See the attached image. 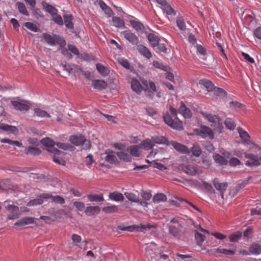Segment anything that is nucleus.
Returning <instances> with one entry per match:
<instances>
[{"instance_id": "obj_1", "label": "nucleus", "mask_w": 261, "mask_h": 261, "mask_svg": "<svg viewBox=\"0 0 261 261\" xmlns=\"http://www.w3.org/2000/svg\"><path fill=\"white\" fill-rule=\"evenodd\" d=\"M176 115V110L172 107H170V113L166 114L164 116V120L165 123L171 127L179 130L182 128V124Z\"/></svg>"}, {"instance_id": "obj_2", "label": "nucleus", "mask_w": 261, "mask_h": 261, "mask_svg": "<svg viewBox=\"0 0 261 261\" xmlns=\"http://www.w3.org/2000/svg\"><path fill=\"white\" fill-rule=\"evenodd\" d=\"M4 206L9 212L8 215V219L9 220H13L19 217L20 215L19 207L10 203V201H6L4 203Z\"/></svg>"}, {"instance_id": "obj_3", "label": "nucleus", "mask_w": 261, "mask_h": 261, "mask_svg": "<svg viewBox=\"0 0 261 261\" xmlns=\"http://www.w3.org/2000/svg\"><path fill=\"white\" fill-rule=\"evenodd\" d=\"M201 114L205 119L214 124L213 125L215 127L214 130L219 133L221 132V130L223 128V126L219 123L220 118L218 116L204 112H202Z\"/></svg>"}, {"instance_id": "obj_4", "label": "nucleus", "mask_w": 261, "mask_h": 261, "mask_svg": "<svg viewBox=\"0 0 261 261\" xmlns=\"http://www.w3.org/2000/svg\"><path fill=\"white\" fill-rule=\"evenodd\" d=\"M140 80L145 87L148 89L145 90L146 95L150 98L152 99L154 93L157 92L155 84L152 81H148L144 79H141Z\"/></svg>"}, {"instance_id": "obj_5", "label": "nucleus", "mask_w": 261, "mask_h": 261, "mask_svg": "<svg viewBox=\"0 0 261 261\" xmlns=\"http://www.w3.org/2000/svg\"><path fill=\"white\" fill-rule=\"evenodd\" d=\"M194 134L203 138L209 137L210 139H213L214 138L212 130L205 125H201L199 128L194 129Z\"/></svg>"}, {"instance_id": "obj_6", "label": "nucleus", "mask_w": 261, "mask_h": 261, "mask_svg": "<svg viewBox=\"0 0 261 261\" xmlns=\"http://www.w3.org/2000/svg\"><path fill=\"white\" fill-rule=\"evenodd\" d=\"M244 156L248 160L245 162V165L248 167H257L260 165L259 159L256 154L244 152Z\"/></svg>"}, {"instance_id": "obj_7", "label": "nucleus", "mask_w": 261, "mask_h": 261, "mask_svg": "<svg viewBox=\"0 0 261 261\" xmlns=\"http://www.w3.org/2000/svg\"><path fill=\"white\" fill-rule=\"evenodd\" d=\"M51 195L48 193L41 194L38 195L37 198L30 200L28 202L27 205L28 206H33L38 205H41L44 202V200L50 198Z\"/></svg>"}, {"instance_id": "obj_8", "label": "nucleus", "mask_w": 261, "mask_h": 261, "mask_svg": "<svg viewBox=\"0 0 261 261\" xmlns=\"http://www.w3.org/2000/svg\"><path fill=\"white\" fill-rule=\"evenodd\" d=\"M181 168L185 173L191 176H195L196 174L202 173L201 169L190 164L182 165Z\"/></svg>"}, {"instance_id": "obj_9", "label": "nucleus", "mask_w": 261, "mask_h": 261, "mask_svg": "<svg viewBox=\"0 0 261 261\" xmlns=\"http://www.w3.org/2000/svg\"><path fill=\"white\" fill-rule=\"evenodd\" d=\"M12 104L16 110L21 111H27L31 106V103L29 101L24 100L12 101Z\"/></svg>"}, {"instance_id": "obj_10", "label": "nucleus", "mask_w": 261, "mask_h": 261, "mask_svg": "<svg viewBox=\"0 0 261 261\" xmlns=\"http://www.w3.org/2000/svg\"><path fill=\"white\" fill-rule=\"evenodd\" d=\"M155 227V225L150 224L143 225L142 224H140L138 225H134L131 226H129L128 228V230L130 231L136 230L137 231L143 232L144 233H145L147 229H150L151 228H154Z\"/></svg>"}, {"instance_id": "obj_11", "label": "nucleus", "mask_w": 261, "mask_h": 261, "mask_svg": "<svg viewBox=\"0 0 261 261\" xmlns=\"http://www.w3.org/2000/svg\"><path fill=\"white\" fill-rule=\"evenodd\" d=\"M41 142L43 145L49 147L50 148L49 149V151L51 152L54 154H58L61 152V151L58 150L57 148L54 147V146L56 144V143L54 142V141H53L50 138H44L41 140Z\"/></svg>"}, {"instance_id": "obj_12", "label": "nucleus", "mask_w": 261, "mask_h": 261, "mask_svg": "<svg viewBox=\"0 0 261 261\" xmlns=\"http://www.w3.org/2000/svg\"><path fill=\"white\" fill-rule=\"evenodd\" d=\"M168 145H171L177 151L184 153L190 154L189 149L185 145L175 141L169 142Z\"/></svg>"}, {"instance_id": "obj_13", "label": "nucleus", "mask_w": 261, "mask_h": 261, "mask_svg": "<svg viewBox=\"0 0 261 261\" xmlns=\"http://www.w3.org/2000/svg\"><path fill=\"white\" fill-rule=\"evenodd\" d=\"M122 34L127 41L133 45H136L139 42L138 38L136 35L129 31H125L122 32Z\"/></svg>"}, {"instance_id": "obj_14", "label": "nucleus", "mask_w": 261, "mask_h": 261, "mask_svg": "<svg viewBox=\"0 0 261 261\" xmlns=\"http://www.w3.org/2000/svg\"><path fill=\"white\" fill-rule=\"evenodd\" d=\"M91 85L95 89L102 90L107 88L108 84L104 80H94L92 81Z\"/></svg>"}, {"instance_id": "obj_15", "label": "nucleus", "mask_w": 261, "mask_h": 261, "mask_svg": "<svg viewBox=\"0 0 261 261\" xmlns=\"http://www.w3.org/2000/svg\"><path fill=\"white\" fill-rule=\"evenodd\" d=\"M130 84L132 89L136 93L140 94L143 91V87L136 78L132 79Z\"/></svg>"}, {"instance_id": "obj_16", "label": "nucleus", "mask_w": 261, "mask_h": 261, "mask_svg": "<svg viewBox=\"0 0 261 261\" xmlns=\"http://www.w3.org/2000/svg\"><path fill=\"white\" fill-rule=\"evenodd\" d=\"M34 222V218L32 217H25L18 220L15 223L14 225L16 226H23L33 224Z\"/></svg>"}, {"instance_id": "obj_17", "label": "nucleus", "mask_w": 261, "mask_h": 261, "mask_svg": "<svg viewBox=\"0 0 261 261\" xmlns=\"http://www.w3.org/2000/svg\"><path fill=\"white\" fill-rule=\"evenodd\" d=\"M105 153L107 154L105 158L106 162L110 164H115L117 162V159L113 151L107 149L105 150Z\"/></svg>"}, {"instance_id": "obj_18", "label": "nucleus", "mask_w": 261, "mask_h": 261, "mask_svg": "<svg viewBox=\"0 0 261 261\" xmlns=\"http://www.w3.org/2000/svg\"><path fill=\"white\" fill-rule=\"evenodd\" d=\"M126 151L129 153L131 157L132 156L139 157L140 154V147L138 145H132L127 148Z\"/></svg>"}, {"instance_id": "obj_19", "label": "nucleus", "mask_w": 261, "mask_h": 261, "mask_svg": "<svg viewBox=\"0 0 261 261\" xmlns=\"http://www.w3.org/2000/svg\"><path fill=\"white\" fill-rule=\"evenodd\" d=\"M156 246L155 243H151L148 244L145 248V254L147 257L149 256L152 258L153 255L155 254Z\"/></svg>"}, {"instance_id": "obj_20", "label": "nucleus", "mask_w": 261, "mask_h": 261, "mask_svg": "<svg viewBox=\"0 0 261 261\" xmlns=\"http://www.w3.org/2000/svg\"><path fill=\"white\" fill-rule=\"evenodd\" d=\"M100 207L98 206H90L86 207L85 213L88 216H95L99 214Z\"/></svg>"}, {"instance_id": "obj_21", "label": "nucleus", "mask_w": 261, "mask_h": 261, "mask_svg": "<svg viewBox=\"0 0 261 261\" xmlns=\"http://www.w3.org/2000/svg\"><path fill=\"white\" fill-rule=\"evenodd\" d=\"M237 129L238 133L239 134V136L240 138L243 140L244 144H250L251 141L249 140L250 136L248 133L241 127H238Z\"/></svg>"}, {"instance_id": "obj_22", "label": "nucleus", "mask_w": 261, "mask_h": 261, "mask_svg": "<svg viewBox=\"0 0 261 261\" xmlns=\"http://www.w3.org/2000/svg\"><path fill=\"white\" fill-rule=\"evenodd\" d=\"M214 254L216 253L223 254L227 256L233 255L235 254L236 249L229 250L224 248H218L214 250Z\"/></svg>"}, {"instance_id": "obj_23", "label": "nucleus", "mask_w": 261, "mask_h": 261, "mask_svg": "<svg viewBox=\"0 0 261 261\" xmlns=\"http://www.w3.org/2000/svg\"><path fill=\"white\" fill-rule=\"evenodd\" d=\"M69 140L73 145L79 146L85 141V138L81 135H73L70 136Z\"/></svg>"}, {"instance_id": "obj_24", "label": "nucleus", "mask_w": 261, "mask_h": 261, "mask_svg": "<svg viewBox=\"0 0 261 261\" xmlns=\"http://www.w3.org/2000/svg\"><path fill=\"white\" fill-rule=\"evenodd\" d=\"M248 251L251 254L257 255L261 254V245L253 243L249 247Z\"/></svg>"}, {"instance_id": "obj_25", "label": "nucleus", "mask_w": 261, "mask_h": 261, "mask_svg": "<svg viewBox=\"0 0 261 261\" xmlns=\"http://www.w3.org/2000/svg\"><path fill=\"white\" fill-rule=\"evenodd\" d=\"M213 184L216 190L220 191L223 195V192L226 190L227 184L226 182L220 183L217 178H215L213 181Z\"/></svg>"}, {"instance_id": "obj_26", "label": "nucleus", "mask_w": 261, "mask_h": 261, "mask_svg": "<svg viewBox=\"0 0 261 261\" xmlns=\"http://www.w3.org/2000/svg\"><path fill=\"white\" fill-rule=\"evenodd\" d=\"M116 154L121 161L126 162H130L132 161V157L128 152L127 153L125 151H121L117 152Z\"/></svg>"}, {"instance_id": "obj_27", "label": "nucleus", "mask_w": 261, "mask_h": 261, "mask_svg": "<svg viewBox=\"0 0 261 261\" xmlns=\"http://www.w3.org/2000/svg\"><path fill=\"white\" fill-rule=\"evenodd\" d=\"M109 198L112 200L120 202L123 201L124 199L123 195L118 192H114L110 193Z\"/></svg>"}, {"instance_id": "obj_28", "label": "nucleus", "mask_w": 261, "mask_h": 261, "mask_svg": "<svg viewBox=\"0 0 261 261\" xmlns=\"http://www.w3.org/2000/svg\"><path fill=\"white\" fill-rule=\"evenodd\" d=\"M55 34L51 35L50 34L47 33H44L42 35L43 39L50 46L55 45V38H56Z\"/></svg>"}, {"instance_id": "obj_29", "label": "nucleus", "mask_w": 261, "mask_h": 261, "mask_svg": "<svg viewBox=\"0 0 261 261\" xmlns=\"http://www.w3.org/2000/svg\"><path fill=\"white\" fill-rule=\"evenodd\" d=\"M139 52L147 59L151 57V54L149 49L143 45H139L137 47Z\"/></svg>"}, {"instance_id": "obj_30", "label": "nucleus", "mask_w": 261, "mask_h": 261, "mask_svg": "<svg viewBox=\"0 0 261 261\" xmlns=\"http://www.w3.org/2000/svg\"><path fill=\"white\" fill-rule=\"evenodd\" d=\"M96 69L98 71V72L102 76H106L110 73L109 69L107 67L104 66L100 63L96 64Z\"/></svg>"}, {"instance_id": "obj_31", "label": "nucleus", "mask_w": 261, "mask_h": 261, "mask_svg": "<svg viewBox=\"0 0 261 261\" xmlns=\"http://www.w3.org/2000/svg\"><path fill=\"white\" fill-rule=\"evenodd\" d=\"M199 84L203 85L208 92L213 91L215 87L214 84L210 81L204 79L199 81Z\"/></svg>"}, {"instance_id": "obj_32", "label": "nucleus", "mask_w": 261, "mask_h": 261, "mask_svg": "<svg viewBox=\"0 0 261 261\" xmlns=\"http://www.w3.org/2000/svg\"><path fill=\"white\" fill-rule=\"evenodd\" d=\"M98 4L101 9L105 12V14L109 17L111 16L113 14V11L111 9L101 0L99 1Z\"/></svg>"}, {"instance_id": "obj_33", "label": "nucleus", "mask_w": 261, "mask_h": 261, "mask_svg": "<svg viewBox=\"0 0 261 261\" xmlns=\"http://www.w3.org/2000/svg\"><path fill=\"white\" fill-rule=\"evenodd\" d=\"M195 238L197 242V245L199 246H201L203 242L204 241L206 237L204 235L199 232L197 230L194 231Z\"/></svg>"}, {"instance_id": "obj_34", "label": "nucleus", "mask_w": 261, "mask_h": 261, "mask_svg": "<svg viewBox=\"0 0 261 261\" xmlns=\"http://www.w3.org/2000/svg\"><path fill=\"white\" fill-rule=\"evenodd\" d=\"M151 139L154 143L156 144H167L168 145L169 143L168 142L167 139L163 136L153 137H152Z\"/></svg>"}, {"instance_id": "obj_35", "label": "nucleus", "mask_w": 261, "mask_h": 261, "mask_svg": "<svg viewBox=\"0 0 261 261\" xmlns=\"http://www.w3.org/2000/svg\"><path fill=\"white\" fill-rule=\"evenodd\" d=\"M113 25L117 28L123 29L125 28L124 21L118 17H114L112 18Z\"/></svg>"}, {"instance_id": "obj_36", "label": "nucleus", "mask_w": 261, "mask_h": 261, "mask_svg": "<svg viewBox=\"0 0 261 261\" xmlns=\"http://www.w3.org/2000/svg\"><path fill=\"white\" fill-rule=\"evenodd\" d=\"M163 11L165 12L168 16V19H170L169 16H175L176 14L175 11L171 7L170 5L168 4L162 8Z\"/></svg>"}, {"instance_id": "obj_37", "label": "nucleus", "mask_w": 261, "mask_h": 261, "mask_svg": "<svg viewBox=\"0 0 261 261\" xmlns=\"http://www.w3.org/2000/svg\"><path fill=\"white\" fill-rule=\"evenodd\" d=\"M147 37L150 43L153 47L158 45L160 39L158 36L153 34H149Z\"/></svg>"}, {"instance_id": "obj_38", "label": "nucleus", "mask_w": 261, "mask_h": 261, "mask_svg": "<svg viewBox=\"0 0 261 261\" xmlns=\"http://www.w3.org/2000/svg\"><path fill=\"white\" fill-rule=\"evenodd\" d=\"M124 195L129 201L132 202L138 203L139 202V197L133 193L125 192Z\"/></svg>"}, {"instance_id": "obj_39", "label": "nucleus", "mask_w": 261, "mask_h": 261, "mask_svg": "<svg viewBox=\"0 0 261 261\" xmlns=\"http://www.w3.org/2000/svg\"><path fill=\"white\" fill-rule=\"evenodd\" d=\"M130 23L133 27L137 31L142 30L144 28L143 24L137 19H130Z\"/></svg>"}, {"instance_id": "obj_40", "label": "nucleus", "mask_w": 261, "mask_h": 261, "mask_svg": "<svg viewBox=\"0 0 261 261\" xmlns=\"http://www.w3.org/2000/svg\"><path fill=\"white\" fill-rule=\"evenodd\" d=\"M167 197L165 195L162 193L157 194L155 195L152 199V201L154 203H159L166 201Z\"/></svg>"}, {"instance_id": "obj_41", "label": "nucleus", "mask_w": 261, "mask_h": 261, "mask_svg": "<svg viewBox=\"0 0 261 261\" xmlns=\"http://www.w3.org/2000/svg\"><path fill=\"white\" fill-rule=\"evenodd\" d=\"M19 12L25 16H29V14L24 4L21 2H17L16 4Z\"/></svg>"}, {"instance_id": "obj_42", "label": "nucleus", "mask_w": 261, "mask_h": 261, "mask_svg": "<svg viewBox=\"0 0 261 261\" xmlns=\"http://www.w3.org/2000/svg\"><path fill=\"white\" fill-rule=\"evenodd\" d=\"M215 161L221 165H227L228 161L223 156L217 154L214 156Z\"/></svg>"}, {"instance_id": "obj_43", "label": "nucleus", "mask_w": 261, "mask_h": 261, "mask_svg": "<svg viewBox=\"0 0 261 261\" xmlns=\"http://www.w3.org/2000/svg\"><path fill=\"white\" fill-rule=\"evenodd\" d=\"M190 153H192V154L196 157H198L201 153V150L200 147L198 145H194L189 150Z\"/></svg>"}, {"instance_id": "obj_44", "label": "nucleus", "mask_w": 261, "mask_h": 261, "mask_svg": "<svg viewBox=\"0 0 261 261\" xmlns=\"http://www.w3.org/2000/svg\"><path fill=\"white\" fill-rule=\"evenodd\" d=\"M27 154L38 155L40 153V149L36 147L29 146L25 151Z\"/></svg>"}, {"instance_id": "obj_45", "label": "nucleus", "mask_w": 261, "mask_h": 261, "mask_svg": "<svg viewBox=\"0 0 261 261\" xmlns=\"http://www.w3.org/2000/svg\"><path fill=\"white\" fill-rule=\"evenodd\" d=\"M35 115L40 117H50V115L45 111L39 108L34 109Z\"/></svg>"}, {"instance_id": "obj_46", "label": "nucleus", "mask_w": 261, "mask_h": 261, "mask_svg": "<svg viewBox=\"0 0 261 261\" xmlns=\"http://www.w3.org/2000/svg\"><path fill=\"white\" fill-rule=\"evenodd\" d=\"M64 23L66 27L68 29H73V25L71 21L72 16L71 15H66L64 16Z\"/></svg>"}, {"instance_id": "obj_47", "label": "nucleus", "mask_w": 261, "mask_h": 261, "mask_svg": "<svg viewBox=\"0 0 261 261\" xmlns=\"http://www.w3.org/2000/svg\"><path fill=\"white\" fill-rule=\"evenodd\" d=\"M152 139H147L142 142L141 145L144 149L149 150L153 147L154 145L152 143Z\"/></svg>"}, {"instance_id": "obj_48", "label": "nucleus", "mask_w": 261, "mask_h": 261, "mask_svg": "<svg viewBox=\"0 0 261 261\" xmlns=\"http://www.w3.org/2000/svg\"><path fill=\"white\" fill-rule=\"evenodd\" d=\"M88 198L91 201L100 202L103 200V197L101 194L89 195Z\"/></svg>"}, {"instance_id": "obj_49", "label": "nucleus", "mask_w": 261, "mask_h": 261, "mask_svg": "<svg viewBox=\"0 0 261 261\" xmlns=\"http://www.w3.org/2000/svg\"><path fill=\"white\" fill-rule=\"evenodd\" d=\"M176 24L179 29L181 31H185L186 29V25L184 19L181 17H178L176 19Z\"/></svg>"}, {"instance_id": "obj_50", "label": "nucleus", "mask_w": 261, "mask_h": 261, "mask_svg": "<svg viewBox=\"0 0 261 261\" xmlns=\"http://www.w3.org/2000/svg\"><path fill=\"white\" fill-rule=\"evenodd\" d=\"M118 210V207L116 205H112L107 206L102 208V211L107 214L113 213L116 212Z\"/></svg>"}, {"instance_id": "obj_51", "label": "nucleus", "mask_w": 261, "mask_h": 261, "mask_svg": "<svg viewBox=\"0 0 261 261\" xmlns=\"http://www.w3.org/2000/svg\"><path fill=\"white\" fill-rule=\"evenodd\" d=\"M24 25L28 29L34 32H37L39 30L38 27L36 25V24L31 22H27L24 23Z\"/></svg>"}, {"instance_id": "obj_52", "label": "nucleus", "mask_w": 261, "mask_h": 261, "mask_svg": "<svg viewBox=\"0 0 261 261\" xmlns=\"http://www.w3.org/2000/svg\"><path fill=\"white\" fill-rule=\"evenodd\" d=\"M169 229L170 233L174 237L179 238L180 237V230L175 226H170Z\"/></svg>"}, {"instance_id": "obj_53", "label": "nucleus", "mask_w": 261, "mask_h": 261, "mask_svg": "<svg viewBox=\"0 0 261 261\" xmlns=\"http://www.w3.org/2000/svg\"><path fill=\"white\" fill-rule=\"evenodd\" d=\"M225 124L226 127L230 130H233L236 127L234 122L231 118H229L225 119Z\"/></svg>"}, {"instance_id": "obj_54", "label": "nucleus", "mask_w": 261, "mask_h": 261, "mask_svg": "<svg viewBox=\"0 0 261 261\" xmlns=\"http://www.w3.org/2000/svg\"><path fill=\"white\" fill-rule=\"evenodd\" d=\"M3 130L10 132L14 134H15L18 132V129L16 127L6 124L3 125Z\"/></svg>"}, {"instance_id": "obj_55", "label": "nucleus", "mask_w": 261, "mask_h": 261, "mask_svg": "<svg viewBox=\"0 0 261 261\" xmlns=\"http://www.w3.org/2000/svg\"><path fill=\"white\" fill-rule=\"evenodd\" d=\"M242 235V233L240 231L234 232L229 236V240L232 242H237L240 239Z\"/></svg>"}, {"instance_id": "obj_56", "label": "nucleus", "mask_w": 261, "mask_h": 261, "mask_svg": "<svg viewBox=\"0 0 261 261\" xmlns=\"http://www.w3.org/2000/svg\"><path fill=\"white\" fill-rule=\"evenodd\" d=\"M152 64L154 67L165 71H167L169 69L168 66L164 65L162 63H160L158 61H154Z\"/></svg>"}, {"instance_id": "obj_57", "label": "nucleus", "mask_w": 261, "mask_h": 261, "mask_svg": "<svg viewBox=\"0 0 261 261\" xmlns=\"http://www.w3.org/2000/svg\"><path fill=\"white\" fill-rule=\"evenodd\" d=\"M229 107L233 109H242L244 107L243 105L237 101H232L229 103Z\"/></svg>"}, {"instance_id": "obj_58", "label": "nucleus", "mask_w": 261, "mask_h": 261, "mask_svg": "<svg viewBox=\"0 0 261 261\" xmlns=\"http://www.w3.org/2000/svg\"><path fill=\"white\" fill-rule=\"evenodd\" d=\"M62 66L64 70H66L69 73H73L75 71L76 68V66L73 64H62Z\"/></svg>"}, {"instance_id": "obj_59", "label": "nucleus", "mask_w": 261, "mask_h": 261, "mask_svg": "<svg viewBox=\"0 0 261 261\" xmlns=\"http://www.w3.org/2000/svg\"><path fill=\"white\" fill-rule=\"evenodd\" d=\"M45 10L48 13L50 14L53 16L56 15L58 12V10L55 8L49 5H47L45 7Z\"/></svg>"}, {"instance_id": "obj_60", "label": "nucleus", "mask_w": 261, "mask_h": 261, "mask_svg": "<svg viewBox=\"0 0 261 261\" xmlns=\"http://www.w3.org/2000/svg\"><path fill=\"white\" fill-rule=\"evenodd\" d=\"M118 62L121 66L126 69H128L130 68V64L126 59L123 58H119L118 59Z\"/></svg>"}, {"instance_id": "obj_61", "label": "nucleus", "mask_w": 261, "mask_h": 261, "mask_svg": "<svg viewBox=\"0 0 261 261\" xmlns=\"http://www.w3.org/2000/svg\"><path fill=\"white\" fill-rule=\"evenodd\" d=\"M58 148L63 149L65 150H69L73 147L69 144L64 143L61 142H58L55 144Z\"/></svg>"}, {"instance_id": "obj_62", "label": "nucleus", "mask_w": 261, "mask_h": 261, "mask_svg": "<svg viewBox=\"0 0 261 261\" xmlns=\"http://www.w3.org/2000/svg\"><path fill=\"white\" fill-rule=\"evenodd\" d=\"M241 164V161L236 158H231L229 161V165L231 167H236Z\"/></svg>"}, {"instance_id": "obj_63", "label": "nucleus", "mask_w": 261, "mask_h": 261, "mask_svg": "<svg viewBox=\"0 0 261 261\" xmlns=\"http://www.w3.org/2000/svg\"><path fill=\"white\" fill-rule=\"evenodd\" d=\"M201 186L206 192L210 193H213L214 192V190L211 185L206 181H202Z\"/></svg>"}, {"instance_id": "obj_64", "label": "nucleus", "mask_w": 261, "mask_h": 261, "mask_svg": "<svg viewBox=\"0 0 261 261\" xmlns=\"http://www.w3.org/2000/svg\"><path fill=\"white\" fill-rule=\"evenodd\" d=\"M214 94L218 96L223 97L226 93V92L221 88L215 87L214 90Z\"/></svg>"}]
</instances>
